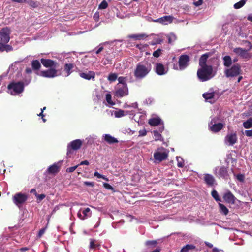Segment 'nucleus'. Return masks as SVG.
Returning a JSON list of instances; mask_svg holds the SVG:
<instances>
[{"instance_id": "37998d69", "label": "nucleus", "mask_w": 252, "mask_h": 252, "mask_svg": "<svg viewBox=\"0 0 252 252\" xmlns=\"http://www.w3.org/2000/svg\"><path fill=\"white\" fill-rule=\"evenodd\" d=\"M106 100L107 102L111 104L114 105V103L112 101V96L110 94H107L106 95Z\"/></svg>"}, {"instance_id": "6e6552de", "label": "nucleus", "mask_w": 252, "mask_h": 252, "mask_svg": "<svg viewBox=\"0 0 252 252\" xmlns=\"http://www.w3.org/2000/svg\"><path fill=\"white\" fill-rule=\"evenodd\" d=\"M249 45V49L246 50L240 47L235 48L233 50V52L237 55L240 56L241 58L245 59H249L251 57L250 53L248 51L250 50L252 48V45L250 41H246Z\"/></svg>"}, {"instance_id": "49530a36", "label": "nucleus", "mask_w": 252, "mask_h": 252, "mask_svg": "<svg viewBox=\"0 0 252 252\" xmlns=\"http://www.w3.org/2000/svg\"><path fill=\"white\" fill-rule=\"evenodd\" d=\"M100 246V245L96 244L94 242V240H91L90 243V248L92 249H94L97 248Z\"/></svg>"}, {"instance_id": "f704fd0d", "label": "nucleus", "mask_w": 252, "mask_h": 252, "mask_svg": "<svg viewBox=\"0 0 252 252\" xmlns=\"http://www.w3.org/2000/svg\"><path fill=\"white\" fill-rule=\"evenodd\" d=\"M247 0H241L234 5L235 9H238L242 7L246 3Z\"/></svg>"}, {"instance_id": "c756f323", "label": "nucleus", "mask_w": 252, "mask_h": 252, "mask_svg": "<svg viewBox=\"0 0 252 252\" xmlns=\"http://www.w3.org/2000/svg\"><path fill=\"white\" fill-rule=\"evenodd\" d=\"M219 206L220 208V211L221 214L225 216L228 214L229 210L224 204L220 202L219 203Z\"/></svg>"}, {"instance_id": "c03bdc74", "label": "nucleus", "mask_w": 252, "mask_h": 252, "mask_svg": "<svg viewBox=\"0 0 252 252\" xmlns=\"http://www.w3.org/2000/svg\"><path fill=\"white\" fill-rule=\"evenodd\" d=\"M177 166L179 167L182 168L184 166V162L182 158H177Z\"/></svg>"}, {"instance_id": "e433bc0d", "label": "nucleus", "mask_w": 252, "mask_h": 252, "mask_svg": "<svg viewBox=\"0 0 252 252\" xmlns=\"http://www.w3.org/2000/svg\"><path fill=\"white\" fill-rule=\"evenodd\" d=\"M211 195L216 201H221V198L219 196L218 192L216 190H213L211 192Z\"/></svg>"}, {"instance_id": "b1692460", "label": "nucleus", "mask_w": 252, "mask_h": 252, "mask_svg": "<svg viewBox=\"0 0 252 252\" xmlns=\"http://www.w3.org/2000/svg\"><path fill=\"white\" fill-rule=\"evenodd\" d=\"M104 140L109 144L118 143V140L114 137H112L110 134H105Z\"/></svg>"}, {"instance_id": "2f4dec72", "label": "nucleus", "mask_w": 252, "mask_h": 252, "mask_svg": "<svg viewBox=\"0 0 252 252\" xmlns=\"http://www.w3.org/2000/svg\"><path fill=\"white\" fill-rule=\"evenodd\" d=\"M73 64L72 63H66L64 65V71L67 73V76H68L71 73V70L73 68Z\"/></svg>"}, {"instance_id": "6e6d98bb", "label": "nucleus", "mask_w": 252, "mask_h": 252, "mask_svg": "<svg viewBox=\"0 0 252 252\" xmlns=\"http://www.w3.org/2000/svg\"><path fill=\"white\" fill-rule=\"evenodd\" d=\"M85 185L91 187H94V183L93 182L85 181L84 182Z\"/></svg>"}, {"instance_id": "4468645a", "label": "nucleus", "mask_w": 252, "mask_h": 252, "mask_svg": "<svg viewBox=\"0 0 252 252\" xmlns=\"http://www.w3.org/2000/svg\"><path fill=\"white\" fill-rule=\"evenodd\" d=\"M57 70L55 68H51L47 70L40 72V75L46 78H53L57 76Z\"/></svg>"}, {"instance_id": "1a4fd4ad", "label": "nucleus", "mask_w": 252, "mask_h": 252, "mask_svg": "<svg viewBox=\"0 0 252 252\" xmlns=\"http://www.w3.org/2000/svg\"><path fill=\"white\" fill-rule=\"evenodd\" d=\"M82 145V142L80 139H76L71 141L67 146V155L69 156L72 153V151L79 149Z\"/></svg>"}, {"instance_id": "ea45409f", "label": "nucleus", "mask_w": 252, "mask_h": 252, "mask_svg": "<svg viewBox=\"0 0 252 252\" xmlns=\"http://www.w3.org/2000/svg\"><path fill=\"white\" fill-rule=\"evenodd\" d=\"M158 244L157 240H149L146 242V245L147 246L155 247Z\"/></svg>"}, {"instance_id": "423d86ee", "label": "nucleus", "mask_w": 252, "mask_h": 252, "mask_svg": "<svg viewBox=\"0 0 252 252\" xmlns=\"http://www.w3.org/2000/svg\"><path fill=\"white\" fill-rule=\"evenodd\" d=\"M241 66L239 64H234L230 68L227 69L224 71V74L227 77H234L242 74Z\"/></svg>"}, {"instance_id": "f8f14e48", "label": "nucleus", "mask_w": 252, "mask_h": 252, "mask_svg": "<svg viewBox=\"0 0 252 252\" xmlns=\"http://www.w3.org/2000/svg\"><path fill=\"white\" fill-rule=\"evenodd\" d=\"M237 142V136L236 132L228 133L225 137L224 142L226 144L229 145H233Z\"/></svg>"}, {"instance_id": "864d4df0", "label": "nucleus", "mask_w": 252, "mask_h": 252, "mask_svg": "<svg viewBox=\"0 0 252 252\" xmlns=\"http://www.w3.org/2000/svg\"><path fill=\"white\" fill-rule=\"evenodd\" d=\"M45 230H46V228H43L41 229L38 232V237L39 238L41 237L43 235V234L45 233Z\"/></svg>"}, {"instance_id": "c85d7f7f", "label": "nucleus", "mask_w": 252, "mask_h": 252, "mask_svg": "<svg viewBox=\"0 0 252 252\" xmlns=\"http://www.w3.org/2000/svg\"><path fill=\"white\" fill-rule=\"evenodd\" d=\"M148 37L145 34H131L128 35L129 38L133 39L134 40H141L144 38Z\"/></svg>"}, {"instance_id": "3c124183", "label": "nucleus", "mask_w": 252, "mask_h": 252, "mask_svg": "<svg viewBox=\"0 0 252 252\" xmlns=\"http://www.w3.org/2000/svg\"><path fill=\"white\" fill-rule=\"evenodd\" d=\"M103 187L108 190H114V188L108 183H103Z\"/></svg>"}, {"instance_id": "4be33fe9", "label": "nucleus", "mask_w": 252, "mask_h": 252, "mask_svg": "<svg viewBox=\"0 0 252 252\" xmlns=\"http://www.w3.org/2000/svg\"><path fill=\"white\" fill-rule=\"evenodd\" d=\"M210 55L209 53H206L201 56L199 60V65L200 66H209L206 64L207 59Z\"/></svg>"}, {"instance_id": "69168bd1", "label": "nucleus", "mask_w": 252, "mask_h": 252, "mask_svg": "<svg viewBox=\"0 0 252 252\" xmlns=\"http://www.w3.org/2000/svg\"><path fill=\"white\" fill-rule=\"evenodd\" d=\"M243 176L241 174L238 175L237 176V179L239 180L240 181H242L243 180Z\"/></svg>"}, {"instance_id": "5701e85b", "label": "nucleus", "mask_w": 252, "mask_h": 252, "mask_svg": "<svg viewBox=\"0 0 252 252\" xmlns=\"http://www.w3.org/2000/svg\"><path fill=\"white\" fill-rule=\"evenodd\" d=\"M204 180L205 183L209 186H213L215 181L214 177L209 174H204Z\"/></svg>"}, {"instance_id": "f257e3e1", "label": "nucleus", "mask_w": 252, "mask_h": 252, "mask_svg": "<svg viewBox=\"0 0 252 252\" xmlns=\"http://www.w3.org/2000/svg\"><path fill=\"white\" fill-rule=\"evenodd\" d=\"M10 29L7 27L2 28L0 31V52H7L13 51V48L7 44L10 40Z\"/></svg>"}, {"instance_id": "a878e982", "label": "nucleus", "mask_w": 252, "mask_h": 252, "mask_svg": "<svg viewBox=\"0 0 252 252\" xmlns=\"http://www.w3.org/2000/svg\"><path fill=\"white\" fill-rule=\"evenodd\" d=\"M191 250L198 251V249H196L194 245L192 244H187L181 249L180 252H188Z\"/></svg>"}, {"instance_id": "9d476101", "label": "nucleus", "mask_w": 252, "mask_h": 252, "mask_svg": "<svg viewBox=\"0 0 252 252\" xmlns=\"http://www.w3.org/2000/svg\"><path fill=\"white\" fill-rule=\"evenodd\" d=\"M27 195L21 192L16 193L13 197V202L17 206L23 204L27 201Z\"/></svg>"}, {"instance_id": "6ab92c4d", "label": "nucleus", "mask_w": 252, "mask_h": 252, "mask_svg": "<svg viewBox=\"0 0 252 252\" xmlns=\"http://www.w3.org/2000/svg\"><path fill=\"white\" fill-rule=\"evenodd\" d=\"M128 94V90L127 85H123L121 88H119L116 92V95L120 97L126 95Z\"/></svg>"}, {"instance_id": "20e7f679", "label": "nucleus", "mask_w": 252, "mask_h": 252, "mask_svg": "<svg viewBox=\"0 0 252 252\" xmlns=\"http://www.w3.org/2000/svg\"><path fill=\"white\" fill-rule=\"evenodd\" d=\"M7 89L10 91V94L12 95L19 94L22 93L24 89V84L22 81L17 82H12L9 84Z\"/></svg>"}, {"instance_id": "7ed1b4c3", "label": "nucleus", "mask_w": 252, "mask_h": 252, "mask_svg": "<svg viewBox=\"0 0 252 252\" xmlns=\"http://www.w3.org/2000/svg\"><path fill=\"white\" fill-rule=\"evenodd\" d=\"M200 67L197 71V76L200 81H208L215 76L212 65Z\"/></svg>"}, {"instance_id": "2eb2a0df", "label": "nucleus", "mask_w": 252, "mask_h": 252, "mask_svg": "<svg viewBox=\"0 0 252 252\" xmlns=\"http://www.w3.org/2000/svg\"><path fill=\"white\" fill-rule=\"evenodd\" d=\"M213 120L210 122L209 125V129L210 131L216 133L220 131L221 129H222L224 126V125L221 123H219L217 124H213Z\"/></svg>"}, {"instance_id": "bf43d9fd", "label": "nucleus", "mask_w": 252, "mask_h": 252, "mask_svg": "<svg viewBox=\"0 0 252 252\" xmlns=\"http://www.w3.org/2000/svg\"><path fill=\"white\" fill-rule=\"evenodd\" d=\"M13 2L22 3H26L27 0H11Z\"/></svg>"}, {"instance_id": "a19ab883", "label": "nucleus", "mask_w": 252, "mask_h": 252, "mask_svg": "<svg viewBox=\"0 0 252 252\" xmlns=\"http://www.w3.org/2000/svg\"><path fill=\"white\" fill-rule=\"evenodd\" d=\"M108 3L105 0H103L100 4L99 5V9H105L108 7Z\"/></svg>"}, {"instance_id": "052dcab7", "label": "nucleus", "mask_w": 252, "mask_h": 252, "mask_svg": "<svg viewBox=\"0 0 252 252\" xmlns=\"http://www.w3.org/2000/svg\"><path fill=\"white\" fill-rule=\"evenodd\" d=\"M77 216H78V217L79 219H81V220H85V219H84V217H83V215L82 214V213H81V211H79L78 212V213H77Z\"/></svg>"}, {"instance_id": "4c0bfd02", "label": "nucleus", "mask_w": 252, "mask_h": 252, "mask_svg": "<svg viewBox=\"0 0 252 252\" xmlns=\"http://www.w3.org/2000/svg\"><path fill=\"white\" fill-rule=\"evenodd\" d=\"M26 3L32 8H36L38 7L37 2L32 0H27Z\"/></svg>"}, {"instance_id": "bb28decb", "label": "nucleus", "mask_w": 252, "mask_h": 252, "mask_svg": "<svg viewBox=\"0 0 252 252\" xmlns=\"http://www.w3.org/2000/svg\"><path fill=\"white\" fill-rule=\"evenodd\" d=\"M223 65L224 66L229 67L231 66L232 63V60L230 56L227 55L223 58Z\"/></svg>"}, {"instance_id": "7c9ffc66", "label": "nucleus", "mask_w": 252, "mask_h": 252, "mask_svg": "<svg viewBox=\"0 0 252 252\" xmlns=\"http://www.w3.org/2000/svg\"><path fill=\"white\" fill-rule=\"evenodd\" d=\"M128 114V112H125L122 109H118L117 111H114V115L116 118H121Z\"/></svg>"}, {"instance_id": "774afa93", "label": "nucleus", "mask_w": 252, "mask_h": 252, "mask_svg": "<svg viewBox=\"0 0 252 252\" xmlns=\"http://www.w3.org/2000/svg\"><path fill=\"white\" fill-rule=\"evenodd\" d=\"M161 249L159 247H157L155 250L153 251L152 252H160Z\"/></svg>"}, {"instance_id": "72a5a7b5", "label": "nucleus", "mask_w": 252, "mask_h": 252, "mask_svg": "<svg viewBox=\"0 0 252 252\" xmlns=\"http://www.w3.org/2000/svg\"><path fill=\"white\" fill-rule=\"evenodd\" d=\"M243 126L245 128L248 129L252 127V118H249L246 121L243 122Z\"/></svg>"}, {"instance_id": "0e129e2a", "label": "nucleus", "mask_w": 252, "mask_h": 252, "mask_svg": "<svg viewBox=\"0 0 252 252\" xmlns=\"http://www.w3.org/2000/svg\"><path fill=\"white\" fill-rule=\"evenodd\" d=\"M25 72L27 74H31L32 73V69L30 68H26Z\"/></svg>"}, {"instance_id": "a18cd8bd", "label": "nucleus", "mask_w": 252, "mask_h": 252, "mask_svg": "<svg viewBox=\"0 0 252 252\" xmlns=\"http://www.w3.org/2000/svg\"><path fill=\"white\" fill-rule=\"evenodd\" d=\"M35 196L37 198V202H39L45 198L46 195L44 194H38L37 193H36Z\"/></svg>"}, {"instance_id": "cd10ccee", "label": "nucleus", "mask_w": 252, "mask_h": 252, "mask_svg": "<svg viewBox=\"0 0 252 252\" xmlns=\"http://www.w3.org/2000/svg\"><path fill=\"white\" fill-rule=\"evenodd\" d=\"M32 69L33 70H38L41 68V64L38 60H35L31 62V63Z\"/></svg>"}, {"instance_id": "f03ea898", "label": "nucleus", "mask_w": 252, "mask_h": 252, "mask_svg": "<svg viewBox=\"0 0 252 252\" xmlns=\"http://www.w3.org/2000/svg\"><path fill=\"white\" fill-rule=\"evenodd\" d=\"M152 65L148 62H141L139 63L134 71V76L138 79L145 78L151 71Z\"/></svg>"}, {"instance_id": "680f3d73", "label": "nucleus", "mask_w": 252, "mask_h": 252, "mask_svg": "<svg viewBox=\"0 0 252 252\" xmlns=\"http://www.w3.org/2000/svg\"><path fill=\"white\" fill-rule=\"evenodd\" d=\"M89 164V162H88V161L87 160H84V161H81L79 164H78L79 165H88Z\"/></svg>"}, {"instance_id": "e2e57ef3", "label": "nucleus", "mask_w": 252, "mask_h": 252, "mask_svg": "<svg viewBox=\"0 0 252 252\" xmlns=\"http://www.w3.org/2000/svg\"><path fill=\"white\" fill-rule=\"evenodd\" d=\"M29 250V248L28 247H22L19 249L20 252H26Z\"/></svg>"}, {"instance_id": "58836bf2", "label": "nucleus", "mask_w": 252, "mask_h": 252, "mask_svg": "<svg viewBox=\"0 0 252 252\" xmlns=\"http://www.w3.org/2000/svg\"><path fill=\"white\" fill-rule=\"evenodd\" d=\"M153 134L154 136L155 140L158 141L161 140V135L158 131L154 130L153 131Z\"/></svg>"}, {"instance_id": "ddd939ff", "label": "nucleus", "mask_w": 252, "mask_h": 252, "mask_svg": "<svg viewBox=\"0 0 252 252\" xmlns=\"http://www.w3.org/2000/svg\"><path fill=\"white\" fill-rule=\"evenodd\" d=\"M189 61V57L188 55H181L179 59V66L180 69L181 70L185 69L188 66Z\"/></svg>"}, {"instance_id": "79ce46f5", "label": "nucleus", "mask_w": 252, "mask_h": 252, "mask_svg": "<svg viewBox=\"0 0 252 252\" xmlns=\"http://www.w3.org/2000/svg\"><path fill=\"white\" fill-rule=\"evenodd\" d=\"M117 78V75L115 73H111L109 74L108 79L111 81L113 82L115 81Z\"/></svg>"}, {"instance_id": "f3484780", "label": "nucleus", "mask_w": 252, "mask_h": 252, "mask_svg": "<svg viewBox=\"0 0 252 252\" xmlns=\"http://www.w3.org/2000/svg\"><path fill=\"white\" fill-rule=\"evenodd\" d=\"M174 17L172 16H164L161 18L154 20L155 22L159 23L163 25H167L169 23H172Z\"/></svg>"}, {"instance_id": "a211bd4d", "label": "nucleus", "mask_w": 252, "mask_h": 252, "mask_svg": "<svg viewBox=\"0 0 252 252\" xmlns=\"http://www.w3.org/2000/svg\"><path fill=\"white\" fill-rule=\"evenodd\" d=\"M60 168L61 166L59 163H55L48 168L46 172L49 174L55 175L60 171Z\"/></svg>"}, {"instance_id": "412c9836", "label": "nucleus", "mask_w": 252, "mask_h": 252, "mask_svg": "<svg viewBox=\"0 0 252 252\" xmlns=\"http://www.w3.org/2000/svg\"><path fill=\"white\" fill-rule=\"evenodd\" d=\"M155 70L156 73L159 75H163L166 73L164 66L160 63H157L156 64Z\"/></svg>"}, {"instance_id": "13d9d810", "label": "nucleus", "mask_w": 252, "mask_h": 252, "mask_svg": "<svg viewBox=\"0 0 252 252\" xmlns=\"http://www.w3.org/2000/svg\"><path fill=\"white\" fill-rule=\"evenodd\" d=\"M203 0H198L196 2H194L193 3L194 5L195 6H200L201 5H202V3H203Z\"/></svg>"}, {"instance_id": "09e8293b", "label": "nucleus", "mask_w": 252, "mask_h": 252, "mask_svg": "<svg viewBox=\"0 0 252 252\" xmlns=\"http://www.w3.org/2000/svg\"><path fill=\"white\" fill-rule=\"evenodd\" d=\"M161 51H162V50L160 49H157V50L153 52V56L156 58H158L161 54Z\"/></svg>"}, {"instance_id": "aec40b11", "label": "nucleus", "mask_w": 252, "mask_h": 252, "mask_svg": "<svg viewBox=\"0 0 252 252\" xmlns=\"http://www.w3.org/2000/svg\"><path fill=\"white\" fill-rule=\"evenodd\" d=\"M79 76L86 80H89L91 79L94 80L95 77V73L93 71H89L87 73L80 72Z\"/></svg>"}, {"instance_id": "603ef678", "label": "nucleus", "mask_w": 252, "mask_h": 252, "mask_svg": "<svg viewBox=\"0 0 252 252\" xmlns=\"http://www.w3.org/2000/svg\"><path fill=\"white\" fill-rule=\"evenodd\" d=\"M79 165L67 168L66 171L68 173H71L75 171V170L78 167Z\"/></svg>"}, {"instance_id": "4d7b16f0", "label": "nucleus", "mask_w": 252, "mask_h": 252, "mask_svg": "<svg viewBox=\"0 0 252 252\" xmlns=\"http://www.w3.org/2000/svg\"><path fill=\"white\" fill-rule=\"evenodd\" d=\"M245 134L248 137H252V129L245 130Z\"/></svg>"}, {"instance_id": "39448f33", "label": "nucleus", "mask_w": 252, "mask_h": 252, "mask_svg": "<svg viewBox=\"0 0 252 252\" xmlns=\"http://www.w3.org/2000/svg\"><path fill=\"white\" fill-rule=\"evenodd\" d=\"M168 156V152L164 148H158L154 153V162L159 163L166 159Z\"/></svg>"}, {"instance_id": "0eeeda50", "label": "nucleus", "mask_w": 252, "mask_h": 252, "mask_svg": "<svg viewBox=\"0 0 252 252\" xmlns=\"http://www.w3.org/2000/svg\"><path fill=\"white\" fill-rule=\"evenodd\" d=\"M228 167L218 166L214 170V174L219 178L227 179L229 177Z\"/></svg>"}, {"instance_id": "de8ad7c7", "label": "nucleus", "mask_w": 252, "mask_h": 252, "mask_svg": "<svg viewBox=\"0 0 252 252\" xmlns=\"http://www.w3.org/2000/svg\"><path fill=\"white\" fill-rule=\"evenodd\" d=\"M94 175L95 177H97L98 178H102L106 181H108V178H107L105 176L99 174L98 172L96 171L94 173Z\"/></svg>"}, {"instance_id": "8fccbe9b", "label": "nucleus", "mask_w": 252, "mask_h": 252, "mask_svg": "<svg viewBox=\"0 0 252 252\" xmlns=\"http://www.w3.org/2000/svg\"><path fill=\"white\" fill-rule=\"evenodd\" d=\"M119 83L122 84L123 85H127L126 83V77L121 76L118 78Z\"/></svg>"}, {"instance_id": "393cba45", "label": "nucleus", "mask_w": 252, "mask_h": 252, "mask_svg": "<svg viewBox=\"0 0 252 252\" xmlns=\"http://www.w3.org/2000/svg\"><path fill=\"white\" fill-rule=\"evenodd\" d=\"M161 122V120L158 118H153L149 120L148 123L151 126H157L159 125Z\"/></svg>"}, {"instance_id": "9b49d317", "label": "nucleus", "mask_w": 252, "mask_h": 252, "mask_svg": "<svg viewBox=\"0 0 252 252\" xmlns=\"http://www.w3.org/2000/svg\"><path fill=\"white\" fill-rule=\"evenodd\" d=\"M222 198L226 203L231 204H234L236 200V198L229 190H227L223 194Z\"/></svg>"}, {"instance_id": "473e14b6", "label": "nucleus", "mask_w": 252, "mask_h": 252, "mask_svg": "<svg viewBox=\"0 0 252 252\" xmlns=\"http://www.w3.org/2000/svg\"><path fill=\"white\" fill-rule=\"evenodd\" d=\"M82 213L85 220L90 217L92 215V212L89 208H86L84 209L82 211Z\"/></svg>"}, {"instance_id": "5fc2aeb1", "label": "nucleus", "mask_w": 252, "mask_h": 252, "mask_svg": "<svg viewBox=\"0 0 252 252\" xmlns=\"http://www.w3.org/2000/svg\"><path fill=\"white\" fill-rule=\"evenodd\" d=\"M147 134V131L145 129L141 130L139 131V136H144Z\"/></svg>"}, {"instance_id": "338daca9", "label": "nucleus", "mask_w": 252, "mask_h": 252, "mask_svg": "<svg viewBox=\"0 0 252 252\" xmlns=\"http://www.w3.org/2000/svg\"><path fill=\"white\" fill-rule=\"evenodd\" d=\"M247 19L248 21L252 22V13L248 15Z\"/></svg>"}, {"instance_id": "c9c22d12", "label": "nucleus", "mask_w": 252, "mask_h": 252, "mask_svg": "<svg viewBox=\"0 0 252 252\" xmlns=\"http://www.w3.org/2000/svg\"><path fill=\"white\" fill-rule=\"evenodd\" d=\"M215 96L214 93H204L203 94V97L206 100L209 101V100L214 98Z\"/></svg>"}, {"instance_id": "dca6fc26", "label": "nucleus", "mask_w": 252, "mask_h": 252, "mask_svg": "<svg viewBox=\"0 0 252 252\" xmlns=\"http://www.w3.org/2000/svg\"><path fill=\"white\" fill-rule=\"evenodd\" d=\"M41 63L43 64V65L46 68H56L57 66H58V63L53 60L51 59H46L42 58L41 59Z\"/></svg>"}]
</instances>
